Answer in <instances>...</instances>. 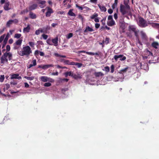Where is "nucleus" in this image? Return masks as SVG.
Listing matches in <instances>:
<instances>
[{
    "mask_svg": "<svg viewBox=\"0 0 159 159\" xmlns=\"http://www.w3.org/2000/svg\"><path fill=\"white\" fill-rule=\"evenodd\" d=\"M52 75H58V72L57 71L56 72H53Z\"/></svg>",
    "mask_w": 159,
    "mask_h": 159,
    "instance_id": "62",
    "label": "nucleus"
},
{
    "mask_svg": "<svg viewBox=\"0 0 159 159\" xmlns=\"http://www.w3.org/2000/svg\"><path fill=\"white\" fill-rule=\"evenodd\" d=\"M72 77L75 79H77L81 78V76L79 74H77L76 75L72 73Z\"/></svg>",
    "mask_w": 159,
    "mask_h": 159,
    "instance_id": "21",
    "label": "nucleus"
},
{
    "mask_svg": "<svg viewBox=\"0 0 159 159\" xmlns=\"http://www.w3.org/2000/svg\"><path fill=\"white\" fill-rule=\"evenodd\" d=\"M94 31V30L92 28L88 26L86 27L85 30L84 31V33H86L88 32H91L93 31Z\"/></svg>",
    "mask_w": 159,
    "mask_h": 159,
    "instance_id": "13",
    "label": "nucleus"
},
{
    "mask_svg": "<svg viewBox=\"0 0 159 159\" xmlns=\"http://www.w3.org/2000/svg\"><path fill=\"white\" fill-rule=\"evenodd\" d=\"M138 25L139 26L142 28L145 27L148 25L147 21L141 17L139 18Z\"/></svg>",
    "mask_w": 159,
    "mask_h": 159,
    "instance_id": "4",
    "label": "nucleus"
},
{
    "mask_svg": "<svg viewBox=\"0 0 159 159\" xmlns=\"http://www.w3.org/2000/svg\"><path fill=\"white\" fill-rule=\"evenodd\" d=\"M70 62L69 60H64V63L65 64L70 65Z\"/></svg>",
    "mask_w": 159,
    "mask_h": 159,
    "instance_id": "41",
    "label": "nucleus"
},
{
    "mask_svg": "<svg viewBox=\"0 0 159 159\" xmlns=\"http://www.w3.org/2000/svg\"><path fill=\"white\" fill-rule=\"evenodd\" d=\"M114 18L115 20L117 19V18H118L117 13H115L114 14Z\"/></svg>",
    "mask_w": 159,
    "mask_h": 159,
    "instance_id": "61",
    "label": "nucleus"
},
{
    "mask_svg": "<svg viewBox=\"0 0 159 159\" xmlns=\"http://www.w3.org/2000/svg\"><path fill=\"white\" fill-rule=\"evenodd\" d=\"M53 66H54L52 64H48L43 65V69L44 70H46L49 67H52Z\"/></svg>",
    "mask_w": 159,
    "mask_h": 159,
    "instance_id": "26",
    "label": "nucleus"
},
{
    "mask_svg": "<svg viewBox=\"0 0 159 159\" xmlns=\"http://www.w3.org/2000/svg\"><path fill=\"white\" fill-rule=\"evenodd\" d=\"M14 38L17 39H19L20 38V34H16L14 35Z\"/></svg>",
    "mask_w": 159,
    "mask_h": 159,
    "instance_id": "50",
    "label": "nucleus"
},
{
    "mask_svg": "<svg viewBox=\"0 0 159 159\" xmlns=\"http://www.w3.org/2000/svg\"><path fill=\"white\" fill-rule=\"evenodd\" d=\"M10 36V34L9 33H8L6 35V37L5 38L3 42L4 43H5V44H6L7 40H8L9 38V37Z\"/></svg>",
    "mask_w": 159,
    "mask_h": 159,
    "instance_id": "30",
    "label": "nucleus"
},
{
    "mask_svg": "<svg viewBox=\"0 0 159 159\" xmlns=\"http://www.w3.org/2000/svg\"><path fill=\"white\" fill-rule=\"evenodd\" d=\"M109 38L107 37H106L105 39V40L104 41V42L107 44L109 43Z\"/></svg>",
    "mask_w": 159,
    "mask_h": 159,
    "instance_id": "47",
    "label": "nucleus"
},
{
    "mask_svg": "<svg viewBox=\"0 0 159 159\" xmlns=\"http://www.w3.org/2000/svg\"><path fill=\"white\" fill-rule=\"evenodd\" d=\"M51 85V84L50 83L48 82L44 84V86L45 87H48Z\"/></svg>",
    "mask_w": 159,
    "mask_h": 159,
    "instance_id": "39",
    "label": "nucleus"
},
{
    "mask_svg": "<svg viewBox=\"0 0 159 159\" xmlns=\"http://www.w3.org/2000/svg\"><path fill=\"white\" fill-rule=\"evenodd\" d=\"M149 24H152V26L153 27H155L157 29H159V23H148Z\"/></svg>",
    "mask_w": 159,
    "mask_h": 159,
    "instance_id": "27",
    "label": "nucleus"
},
{
    "mask_svg": "<svg viewBox=\"0 0 159 159\" xmlns=\"http://www.w3.org/2000/svg\"><path fill=\"white\" fill-rule=\"evenodd\" d=\"M73 9H70L68 13V14L71 16H75L76 15L73 12Z\"/></svg>",
    "mask_w": 159,
    "mask_h": 159,
    "instance_id": "24",
    "label": "nucleus"
},
{
    "mask_svg": "<svg viewBox=\"0 0 159 159\" xmlns=\"http://www.w3.org/2000/svg\"><path fill=\"white\" fill-rule=\"evenodd\" d=\"M20 47V39H19L13 44V48L15 50L18 49Z\"/></svg>",
    "mask_w": 159,
    "mask_h": 159,
    "instance_id": "11",
    "label": "nucleus"
},
{
    "mask_svg": "<svg viewBox=\"0 0 159 159\" xmlns=\"http://www.w3.org/2000/svg\"><path fill=\"white\" fill-rule=\"evenodd\" d=\"M113 10L111 8L109 9L108 10V12L109 14H111L113 13Z\"/></svg>",
    "mask_w": 159,
    "mask_h": 159,
    "instance_id": "55",
    "label": "nucleus"
},
{
    "mask_svg": "<svg viewBox=\"0 0 159 159\" xmlns=\"http://www.w3.org/2000/svg\"><path fill=\"white\" fill-rule=\"evenodd\" d=\"M75 66H77L78 67L80 68L82 66V64L81 63L76 62Z\"/></svg>",
    "mask_w": 159,
    "mask_h": 159,
    "instance_id": "51",
    "label": "nucleus"
},
{
    "mask_svg": "<svg viewBox=\"0 0 159 159\" xmlns=\"http://www.w3.org/2000/svg\"><path fill=\"white\" fill-rule=\"evenodd\" d=\"M141 38L143 40L146 41L148 39V37L145 33L143 31H141L140 32Z\"/></svg>",
    "mask_w": 159,
    "mask_h": 159,
    "instance_id": "12",
    "label": "nucleus"
},
{
    "mask_svg": "<svg viewBox=\"0 0 159 159\" xmlns=\"http://www.w3.org/2000/svg\"><path fill=\"white\" fill-rule=\"evenodd\" d=\"M29 44L32 48L34 47V46L35 45V43L34 42H29Z\"/></svg>",
    "mask_w": 159,
    "mask_h": 159,
    "instance_id": "42",
    "label": "nucleus"
},
{
    "mask_svg": "<svg viewBox=\"0 0 159 159\" xmlns=\"http://www.w3.org/2000/svg\"><path fill=\"white\" fill-rule=\"evenodd\" d=\"M114 70V65H112L111 66V72L113 73Z\"/></svg>",
    "mask_w": 159,
    "mask_h": 159,
    "instance_id": "38",
    "label": "nucleus"
},
{
    "mask_svg": "<svg viewBox=\"0 0 159 159\" xmlns=\"http://www.w3.org/2000/svg\"><path fill=\"white\" fill-rule=\"evenodd\" d=\"M40 34V29H38V30H36L35 31V34L36 35H39Z\"/></svg>",
    "mask_w": 159,
    "mask_h": 159,
    "instance_id": "54",
    "label": "nucleus"
},
{
    "mask_svg": "<svg viewBox=\"0 0 159 159\" xmlns=\"http://www.w3.org/2000/svg\"><path fill=\"white\" fill-rule=\"evenodd\" d=\"M25 78L27 79L28 80H33L34 79V76H31V77H27V76H25Z\"/></svg>",
    "mask_w": 159,
    "mask_h": 159,
    "instance_id": "33",
    "label": "nucleus"
},
{
    "mask_svg": "<svg viewBox=\"0 0 159 159\" xmlns=\"http://www.w3.org/2000/svg\"><path fill=\"white\" fill-rule=\"evenodd\" d=\"M75 7L80 10H82L83 9V7L79 6L78 4H76Z\"/></svg>",
    "mask_w": 159,
    "mask_h": 159,
    "instance_id": "40",
    "label": "nucleus"
},
{
    "mask_svg": "<svg viewBox=\"0 0 159 159\" xmlns=\"http://www.w3.org/2000/svg\"><path fill=\"white\" fill-rule=\"evenodd\" d=\"M11 20L12 21V22L13 23H14L15 24H16L18 22V20L17 19H14L13 20Z\"/></svg>",
    "mask_w": 159,
    "mask_h": 159,
    "instance_id": "57",
    "label": "nucleus"
},
{
    "mask_svg": "<svg viewBox=\"0 0 159 159\" xmlns=\"http://www.w3.org/2000/svg\"><path fill=\"white\" fill-rule=\"evenodd\" d=\"M12 55L10 52L5 53L1 58V63L4 64L7 62L8 57L9 60H11V58Z\"/></svg>",
    "mask_w": 159,
    "mask_h": 159,
    "instance_id": "2",
    "label": "nucleus"
},
{
    "mask_svg": "<svg viewBox=\"0 0 159 159\" xmlns=\"http://www.w3.org/2000/svg\"><path fill=\"white\" fill-rule=\"evenodd\" d=\"M52 42L54 44V45L57 46L58 44V38L56 37L54 39H52Z\"/></svg>",
    "mask_w": 159,
    "mask_h": 159,
    "instance_id": "15",
    "label": "nucleus"
},
{
    "mask_svg": "<svg viewBox=\"0 0 159 159\" xmlns=\"http://www.w3.org/2000/svg\"><path fill=\"white\" fill-rule=\"evenodd\" d=\"M29 16L31 19H35L36 18V15L31 11L30 12Z\"/></svg>",
    "mask_w": 159,
    "mask_h": 159,
    "instance_id": "17",
    "label": "nucleus"
},
{
    "mask_svg": "<svg viewBox=\"0 0 159 159\" xmlns=\"http://www.w3.org/2000/svg\"><path fill=\"white\" fill-rule=\"evenodd\" d=\"M4 79V75H1L0 77V81L2 82Z\"/></svg>",
    "mask_w": 159,
    "mask_h": 159,
    "instance_id": "45",
    "label": "nucleus"
},
{
    "mask_svg": "<svg viewBox=\"0 0 159 159\" xmlns=\"http://www.w3.org/2000/svg\"><path fill=\"white\" fill-rule=\"evenodd\" d=\"M129 31H132L134 33V35L137 38H138L139 30L133 25L129 26Z\"/></svg>",
    "mask_w": 159,
    "mask_h": 159,
    "instance_id": "5",
    "label": "nucleus"
},
{
    "mask_svg": "<svg viewBox=\"0 0 159 159\" xmlns=\"http://www.w3.org/2000/svg\"><path fill=\"white\" fill-rule=\"evenodd\" d=\"M94 75L96 77H99L100 76L104 75L101 72H95L94 73Z\"/></svg>",
    "mask_w": 159,
    "mask_h": 159,
    "instance_id": "20",
    "label": "nucleus"
},
{
    "mask_svg": "<svg viewBox=\"0 0 159 159\" xmlns=\"http://www.w3.org/2000/svg\"><path fill=\"white\" fill-rule=\"evenodd\" d=\"M125 5L121 4L120 5V11L121 14L124 15L130 12V7L127 2H124Z\"/></svg>",
    "mask_w": 159,
    "mask_h": 159,
    "instance_id": "1",
    "label": "nucleus"
},
{
    "mask_svg": "<svg viewBox=\"0 0 159 159\" xmlns=\"http://www.w3.org/2000/svg\"><path fill=\"white\" fill-rule=\"evenodd\" d=\"M97 0H90V2L92 3H96L97 2Z\"/></svg>",
    "mask_w": 159,
    "mask_h": 159,
    "instance_id": "63",
    "label": "nucleus"
},
{
    "mask_svg": "<svg viewBox=\"0 0 159 159\" xmlns=\"http://www.w3.org/2000/svg\"><path fill=\"white\" fill-rule=\"evenodd\" d=\"M108 19L109 20H112L113 19L112 16L111 15H109L108 16Z\"/></svg>",
    "mask_w": 159,
    "mask_h": 159,
    "instance_id": "60",
    "label": "nucleus"
},
{
    "mask_svg": "<svg viewBox=\"0 0 159 159\" xmlns=\"http://www.w3.org/2000/svg\"><path fill=\"white\" fill-rule=\"evenodd\" d=\"M5 36V34H4L2 35L0 37V43H1L2 41L3 40L4 37Z\"/></svg>",
    "mask_w": 159,
    "mask_h": 159,
    "instance_id": "44",
    "label": "nucleus"
},
{
    "mask_svg": "<svg viewBox=\"0 0 159 159\" xmlns=\"http://www.w3.org/2000/svg\"><path fill=\"white\" fill-rule=\"evenodd\" d=\"M69 79H66V78H59V82H62L64 81H65L66 82H67L68 81Z\"/></svg>",
    "mask_w": 159,
    "mask_h": 159,
    "instance_id": "31",
    "label": "nucleus"
},
{
    "mask_svg": "<svg viewBox=\"0 0 159 159\" xmlns=\"http://www.w3.org/2000/svg\"><path fill=\"white\" fill-rule=\"evenodd\" d=\"M73 36V34L72 33H69L67 37V39H69Z\"/></svg>",
    "mask_w": 159,
    "mask_h": 159,
    "instance_id": "43",
    "label": "nucleus"
},
{
    "mask_svg": "<svg viewBox=\"0 0 159 159\" xmlns=\"http://www.w3.org/2000/svg\"><path fill=\"white\" fill-rule=\"evenodd\" d=\"M95 25L96 29H98L100 26V24L99 23H96Z\"/></svg>",
    "mask_w": 159,
    "mask_h": 159,
    "instance_id": "56",
    "label": "nucleus"
},
{
    "mask_svg": "<svg viewBox=\"0 0 159 159\" xmlns=\"http://www.w3.org/2000/svg\"><path fill=\"white\" fill-rule=\"evenodd\" d=\"M114 58L116 61H117L118 58H120V60L121 61H124L126 59V57L125 56H123V55H115Z\"/></svg>",
    "mask_w": 159,
    "mask_h": 159,
    "instance_id": "8",
    "label": "nucleus"
},
{
    "mask_svg": "<svg viewBox=\"0 0 159 159\" xmlns=\"http://www.w3.org/2000/svg\"><path fill=\"white\" fill-rule=\"evenodd\" d=\"M78 18L79 19H80L82 21H83L84 18L83 16L79 14L78 16Z\"/></svg>",
    "mask_w": 159,
    "mask_h": 159,
    "instance_id": "48",
    "label": "nucleus"
},
{
    "mask_svg": "<svg viewBox=\"0 0 159 159\" xmlns=\"http://www.w3.org/2000/svg\"><path fill=\"white\" fill-rule=\"evenodd\" d=\"M46 3V2L45 1H42L39 2L38 3L39 4L45 5Z\"/></svg>",
    "mask_w": 159,
    "mask_h": 159,
    "instance_id": "37",
    "label": "nucleus"
},
{
    "mask_svg": "<svg viewBox=\"0 0 159 159\" xmlns=\"http://www.w3.org/2000/svg\"><path fill=\"white\" fill-rule=\"evenodd\" d=\"M72 73L71 71L67 72L64 73L65 77H67L68 76H71L72 77Z\"/></svg>",
    "mask_w": 159,
    "mask_h": 159,
    "instance_id": "29",
    "label": "nucleus"
},
{
    "mask_svg": "<svg viewBox=\"0 0 159 159\" xmlns=\"http://www.w3.org/2000/svg\"><path fill=\"white\" fill-rule=\"evenodd\" d=\"M39 52L38 50H35L34 52V55L36 57L39 56Z\"/></svg>",
    "mask_w": 159,
    "mask_h": 159,
    "instance_id": "46",
    "label": "nucleus"
},
{
    "mask_svg": "<svg viewBox=\"0 0 159 159\" xmlns=\"http://www.w3.org/2000/svg\"><path fill=\"white\" fill-rule=\"evenodd\" d=\"M42 37H43V38L44 39H47L48 37V35H47L46 34H43L42 35Z\"/></svg>",
    "mask_w": 159,
    "mask_h": 159,
    "instance_id": "52",
    "label": "nucleus"
},
{
    "mask_svg": "<svg viewBox=\"0 0 159 159\" xmlns=\"http://www.w3.org/2000/svg\"><path fill=\"white\" fill-rule=\"evenodd\" d=\"M6 49L7 51H9L10 50V47L9 45H7L6 46Z\"/></svg>",
    "mask_w": 159,
    "mask_h": 159,
    "instance_id": "58",
    "label": "nucleus"
},
{
    "mask_svg": "<svg viewBox=\"0 0 159 159\" xmlns=\"http://www.w3.org/2000/svg\"><path fill=\"white\" fill-rule=\"evenodd\" d=\"M98 5L102 11L105 12L107 11V9L105 6H101L99 4Z\"/></svg>",
    "mask_w": 159,
    "mask_h": 159,
    "instance_id": "18",
    "label": "nucleus"
},
{
    "mask_svg": "<svg viewBox=\"0 0 159 159\" xmlns=\"http://www.w3.org/2000/svg\"><path fill=\"white\" fill-rule=\"evenodd\" d=\"M10 87V85L9 84H5V88L4 89H6L7 90Z\"/></svg>",
    "mask_w": 159,
    "mask_h": 159,
    "instance_id": "53",
    "label": "nucleus"
},
{
    "mask_svg": "<svg viewBox=\"0 0 159 159\" xmlns=\"http://www.w3.org/2000/svg\"><path fill=\"white\" fill-rule=\"evenodd\" d=\"M20 77L19 76V74H14L11 75V79H19Z\"/></svg>",
    "mask_w": 159,
    "mask_h": 159,
    "instance_id": "25",
    "label": "nucleus"
},
{
    "mask_svg": "<svg viewBox=\"0 0 159 159\" xmlns=\"http://www.w3.org/2000/svg\"><path fill=\"white\" fill-rule=\"evenodd\" d=\"M86 53L87 54L90 55H96L97 56H99V54L98 52H96V53H94L91 52H86L85 51L82 50V51H79L78 52V53Z\"/></svg>",
    "mask_w": 159,
    "mask_h": 159,
    "instance_id": "10",
    "label": "nucleus"
},
{
    "mask_svg": "<svg viewBox=\"0 0 159 159\" xmlns=\"http://www.w3.org/2000/svg\"><path fill=\"white\" fill-rule=\"evenodd\" d=\"M47 43L48 44L50 45H53L52 43V40H51V39H48L47 40Z\"/></svg>",
    "mask_w": 159,
    "mask_h": 159,
    "instance_id": "35",
    "label": "nucleus"
},
{
    "mask_svg": "<svg viewBox=\"0 0 159 159\" xmlns=\"http://www.w3.org/2000/svg\"><path fill=\"white\" fill-rule=\"evenodd\" d=\"M107 24L108 26H111L114 25L115 24V22L113 20H112L107 22Z\"/></svg>",
    "mask_w": 159,
    "mask_h": 159,
    "instance_id": "23",
    "label": "nucleus"
},
{
    "mask_svg": "<svg viewBox=\"0 0 159 159\" xmlns=\"http://www.w3.org/2000/svg\"><path fill=\"white\" fill-rule=\"evenodd\" d=\"M13 23L12 22V21L11 20H9L7 23V27H9Z\"/></svg>",
    "mask_w": 159,
    "mask_h": 159,
    "instance_id": "36",
    "label": "nucleus"
},
{
    "mask_svg": "<svg viewBox=\"0 0 159 159\" xmlns=\"http://www.w3.org/2000/svg\"><path fill=\"white\" fill-rule=\"evenodd\" d=\"M159 46V43L157 42H154L152 44V47L157 49Z\"/></svg>",
    "mask_w": 159,
    "mask_h": 159,
    "instance_id": "19",
    "label": "nucleus"
},
{
    "mask_svg": "<svg viewBox=\"0 0 159 159\" xmlns=\"http://www.w3.org/2000/svg\"><path fill=\"white\" fill-rule=\"evenodd\" d=\"M117 4L114 3L112 6V8L113 9H115L117 6Z\"/></svg>",
    "mask_w": 159,
    "mask_h": 159,
    "instance_id": "49",
    "label": "nucleus"
},
{
    "mask_svg": "<svg viewBox=\"0 0 159 159\" xmlns=\"http://www.w3.org/2000/svg\"><path fill=\"white\" fill-rule=\"evenodd\" d=\"M139 66L138 69H143L146 70L148 67V65L147 64H144L143 65H142L141 63L139 62L137 64V66Z\"/></svg>",
    "mask_w": 159,
    "mask_h": 159,
    "instance_id": "9",
    "label": "nucleus"
},
{
    "mask_svg": "<svg viewBox=\"0 0 159 159\" xmlns=\"http://www.w3.org/2000/svg\"><path fill=\"white\" fill-rule=\"evenodd\" d=\"M9 1H7L5 2L4 6V8L5 10L7 11L10 9V8H9Z\"/></svg>",
    "mask_w": 159,
    "mask_h": 159,
    "instance_id": "14",
    "label": "nucleus"
},
{
    "mask_svg": "<svg viewBox=\"0 0 159 159\" xmlns=\"http://www.w3.org/2000/svg\"><path fill=\"white\" fill-rule=\"evenodd\" d=\"M32 62L33 63V65L34 66L36 65V59H34L32 61Z\"/></svg>",
    "mask_w": 159,
    "mask_h": 159,
    "instance_id": "59",
    "label": "nucleus"
},
{
    "mask_svg": "<svg viewBox=\"0 0 159 159\" xmlns=\"http://www.w3.org/2000/svg\"><path fill=\"white\" fill-rule=\"evenodd\" d=\"M40 80L41 81L45 82L49 81L50 82H53L54 81V80L46 76H42L40 77Z\"/></svg>",
    "mask_w": 159,
    "mask_h": 159,
    "instance_id": "6",
    "label": "nucleus"
},
{
    "mask_svg": "<svg viewBox=\"0 0 159 159\" xmlns=\"http://www.w3.org/2000/svg\"><path fill=\"white\" fill-rule=\"evenodd\" d=\"M103 70L105 71L106 72L108 73L110 71V68L109 66H106L104 67V69Z\"/></svg>",
    "mask_w": 159,
    "mask_h": 159,
    "instance_id": "34",
    "label": "nucleus"
},
{
    "mask_svg": "<svg viewBox=\"0 0 159 159\" xmlns=\"http://www.w3.org/2000/svg\"><path fill=\"white\" fill-rule=\"evenodd\" d=\"M128 69V67H127L124 69H122L120 70L119 73H120V74H123V73H125V72H126Z\"/></svg>",
    "mask_w": 159,
    "mask_h": 159,
    "instance_id": "28",
    "label": "nucleus"
},
{
    "mask_svg": "<svg viewBox=\"0 0 159 159\" xmlns=\"http://www.w3.org/2000/svg\"><path fill=\"white\" fill-rule=\"evenodd\" d=\"M98 16V15L97 13H95L94 14L92 15L90 17V18L91 19H94L95 18H96Z\"/></svg>",
    "mask_w": 159,
    "mask_h": 159,
    "instance_id": "32",
    "label": "nucleus"
},
{
    "mask_svg": "<svg viewBox=\"0 0 159 159\" xmlns=\"http://www.w3.org/2000/svg\"><path fill=\"white\" fill-rule=\"evenodd\" d=\"M38 7L37 5L36 4H34L30 6L29 7V9L31 11L34 10L36 9Z\"/></svg>",
    "mask_w": 159,
    "mask_h": 159,
    "instance_id": "16",
    "label": "nucleus"
},
{
    "mask_svg": "<svg viewBox=\"0 0 159 159\" xmlns=\"http://www.w3.org/2000/svg\"><path fill=\"white\" fill-rule=\"evenodd\" d=\"M23 51H22V56L25 55L28 56L29 54L32 53L30 47L29 46H26L23 48Z\"/></svg>",
    "mask_w": 159,
    "mask_h": 159,
    "instance_id": "3",
    "label": "nucleus"
},
{
    "mask_svg": "<svg viewBox=\"0 0 159 159\" xmlns=\"http://www.w3.org/2000/svg\"><path fill=\"white\" fill-rule=\"evenodd\" d=\"M94 21L96 22H99V19H98V18L97 17L96 18H95V19H94Z\"/></svg>",
    "mask_w": 159,
    "mask_h": 159,
    "instance_id": "64",
    "label": "nucleus"
},
{
    "mask_svg": "<svg viewBox=\"0 0 159 159\" xmlns=\"http://www.w3.org/2000/svg\"><path fill=\"white\" fill-rule=\"evenodd\" d=\"M46 9L47 10V11L46 13V17H50L51 14L54 12L53 9L49 7H47Z\"/></svg>",
    "mask_w": 159,
    "mask_h": 159,
    "instance_id": "7",
    "label": "nucleus"
},
{
    "mask_svg": "<svg viewBox=\"0 0 159 159\" xmlns=\"http://www.w3.org/2000/svg\"><path fill=\"white\" fill-rule=\"evenodd\" d=\"M30 29V27L29 25H28L27 27L24 28L23 29V32L25 33H28L29 32Z\"/></svg>",
    "mask_w": 159,
    "mask_h": 159,
    "instance_id": "22",
    "label": "nucleus"
}]
</instances>
